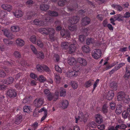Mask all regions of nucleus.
<instances>
[{"mask_svg": "<svg viewBox=\"0 0 130 130\" xmlns=\"http://www.w3.org/2000/svg\"><path fill=\"white\" fill-rule=\"evenodd\" d=\"M76 41L74 40L72 41L71 42H64L62 43L61 47L63 49H67L68 48L69 46V52L70 53H71L74 52L76 50V46L75 43Z\"/></svg>", "mask_w": 130, "mask_h": 130, "instance_id": "obj_1", "label": "nucleus"}, {"mask_svg": "<svg viewBox=\"0 0 130 130\" xmlns=\"http://www.w3.org/2000/svg\"><path fill=\"white\" fill-rule=\"evenodd\" d=\"M39 31L41 34L44 35H49L51 41L54 40V30L52 28H41L38 30Z\"/></svg>", "mask_w": 130, "mask_h": 130, "instance_id": "obj_2", "label": "nucleus"}, {"mask_svg": "<svg viewBox=\"0 0 130 130\" xmlns=\"http://www.w3.org/2000/svg\"><path fill=\"white\" fill-rule=\"evenodd\" d=\"M117 99L118 101H122L125 103H128L130 100L129 96L125 94L123 92H120L118 93Z\"/></svg>", "mask_w": 130, "mask_h": 130, "instance_id": "obj_3", "label": "nucleus"}, {"mask_svg": "<svg viewBox=\"0 0 130 130\" xmlns=\"http://www.w3.org/2000/svg\"><path fill=\"white\" fill-rule=\"evenodd\" d=\"M7 14V12L4 10L0 11V23L2 24L5 25H8L9 24V22H8L7 20L5 19Z\"/></svg>", "mask_w": 130, "mask_h": 130, "instance_id": "obj_4", "label": "nucleus"}, {"mask_svg": "<svg viewBox=\"0 0 130 130\" xmlns=\"http://www.w3.org/2000/svg\"><path fill=\"white\" fill-rule=\"evenodd\" d=\"M124 17L123 16L120 14H117L114 16L113 18H112L110 19V23L112 24L115 25V24L114 22L116 20L120 21L123 20Z\"/></svg>", "mask_w": 130, "mask_h": 130, "instance_id": "obj_5", "label": "nucleus"}, {"mask_svg": "<svg viewBox=\"0 0 130 130\" xmlns=\"http://www.w3.org/2000/svg\"><path fill=\"white\" fill-rule=\"evenodd\" d=\"M79 71L77 69L75 70H69L66 73V75L68 77H71L73 76H76L78 74Z\"/></svg>", "mask_w": 130, "mask_h": 130, "instance_id": "obj_6", "label": "nucleus"}, {"mask_svg": "<svg viewBox=\"0 0 130 130\" xmlns=\"http://www.w3.org/2000/svg\"><path fill=\"white\" fill-rule=\"evenodd\" d=\"M102 52L99 49H96L94 50V52L92 53V57L95 59H98L100 58L101 56Z\"/></svg>", "mask_w": 130, "mask_h": 130, "instance_id": "obj_7", "label": "nucleus"}, {"mask_svg": "<svg viewBox=\"0 0 130 130\" xmlns=\"http://www.w3.org/2000/svg\"><path fill=\"white\" fill-rule=\"evenodd\" d=\"M43 100L42 98L36 99L34 102L35 106L37 107H40L43 104Z\"/></svg>", "mask_w": 130, "mask_h": 130, "instance_id": "obj_8", "label": "nucleus"}, {"mask_svg": "<svg viewBox=\"0 0 130 130\" xmlns=\"http://www.w3.org/2000/svg\"><path fill=\"white\" fill-rule=\"evenodd\" d=\"M2 31H3L4 35L9 38L12 39L14 38V35L12 34L9 32V30L5 29Z\"/></svg>", "mask_w": 130, "mask_h": 130, "instance_id": "obj_9", "label": "nucleus"}, {"mask_svg": "<svg viewBox=\"0 0 130 130\" xmlns=\"http://www.w3.org/2000/svg\"><path fill=\"white\" fill-rule=\"evenodd\" d=\"M14 15L16 18H19L21 17L23 15V13L21 10H16L15 12H13Z\"/></svg>", "mask_w": 130, "mask_h": 130, "instance_id": "obj_10", "label": "nucleus"}, {"mask_svg": "<svg viewBox=\"0 0 130 130\" xmlns=\"http://www.w3.org/2000/svg\"><path fill=\"white\" fill-rule=\"evenodd\" d=\"M68 105L69 102L66 100H62L60 104V107L64 109L67 108L68 106Z\"/></svg>", "mask_w": 130, "mask_h": 130, "instance_id": "obj_11", "label": "nucleus"}, {"mask_svg": "<svg viewBox=\"0 0 130 130\" xmlns=\"http://www.w3.org/2000/svg\"><path fill=\"white\" fill-rule=\"evenodd\" d=\"M7 94V95L10 97H14L17 95L16 91L14 90H9Z\"/></svg>", "mask_w": 130, "mask_h": 130, "instance_id": "obj_12", "label": "nucleus"}, {"mask_svg": "<svg viewBox=\"0 0 130 130\" xmlns=\"http://www.w3.org/2000/svg\"><path fill=\"white\" fill-rule=\"evenodd\" d=\"M2 8L4 10L10 12L12 10V6L9 5L3 4L1 6Z\"/></svg>", "mask_w": 130, "mask_h": 130, "instance_id": "obj_13", "label": "nucleus"}, {"mask_svg": "<svg viewBox=\"0 0 130 130\" xmlns=\"http://www.w3.org/2000/svg\"><path fill=\"white\" fill-rule=\"evenodd\" d=\"M114 95L113 91H110L108 92L105 96L106 98L109 100L112 99Z\"/></svg>", "mask_w": 130, "mask_h": 130, "instance_id": "obj_14", "label": "nucleus"}, {"mask_svg": "<svg viewBox=\"0 0 130 130\" xmlns=\"http://www.w3.org/2000/svg\"><path fill=\"white\" fill-rule=\"evenodd\" d=\"M16 42L17 45L19 46L22 47L25 44L24 41L20 38H18L16 41Z\"/></svg>", "mask_w": 130, "mask_h": 130, "instance_id": "obj_15", "label": "nucleus"}, {"mask_svg": "<svg viewBox=\"0 0 130 130\" xmlns=\"http://www.w3.org/2000/svg\"><path fill=\"white\" fill-rule=\"evenodd\" d=\"M31 23L33 24L38 26H43L45 25L44 22L38 19L35 20Z\"/></svg>", "mask_w": 130, "mask_h": 130, "instance_id": "obj_16", "label": "nucleus"}, {"mask_svg": "<svg viewBox=\"0 0 130 130\" xmlns=\"http://www.w3.org/2000/svg\"><path fill=\"white\" fill-rule=\"evenodd\" d=\"M96 122L98 124L101 123L103 121L102 117L99 114L96 115L95 116Z\"/></svg>", "mask_w": 130, "mask_h": 130, "instance_id": "obj_17", "label": "nucleus"}, {"mask_svg": "<svg viewBox=\"0 0 130 130\" xmlns=\"http://www.w3.org/2000/svg\"><path fill=\"white\" fill-rule=\"evenodd\" d=\"M68 62L70 65H74L76 63V61L74 58L70 57L68 59Z\"/></svg>", "mask_w": 130, "mask_h": 130, "instance_id": "obj_18", "label": "nucleus"}, {"mask_svg": "<svg viewBox=\"0 0 130 130\" xmlns=\"http://www.w3.org/2000/svg\"><path fill=\"white\" fill-rule=\"evenodd\" d=\"M90 21V19L89 18L85 17L82 20V23L83 25H87L89 24Z\"/></svg>", "mask_w": 130, "mask_h": 130, "instance_id": "obj_19", "label": "nucleus"}, {"mask_svg": "<svg viewBox=\"0 0 130 130\" xmlns=\"http://www.w3.org/2000/svg\"><path fill=\"white\" fill-rule=\"evenodd\" d=\"M10 29L12 32H17L20 31V28L18 26L14 25L11 26Z\"/></svg>", "mask_w": 130, "mask_h": 130, "instance_id": "obj_20", "label": "nucleus"}, {"mask_svg": "<svg viewBox=\"0 0 130 130\" xmlns=\"http://www.w3.org/2000/svg\"><path fill=\"white\" fill-rule=\"evenodd\" d=\"M125 64L124 63H121L118 64V66L117 67H115L113 69H112L110 72V74H112L115 71L117 70L118 69L120 68V67H122Z\"/></svg>", "mask_w": 130, "mask_h": 130, "instance_id": "obj_21", "label": "nucleus"}, {"mask_svg": "<svg viewBox=\"0 0 130 130\" xmlns=\"http://www.w3.org/2000/svg\"><path fill=\"white\" fill-rule=\"evenodd\" d=\"M61 35L62 36H66L68 37L70 36V35L69 32L65 31L64 29H62L61 30Z\"/></svg>", "mask_w": 130, "mask_h": 130, "instance_id": "obj_22", "label": "nucleus"}, {"mask_svg": "<svg viewBox=\"0 0 130 130\" xmlns=\"http://www.w3.org/2000/svg\"><path fill=\"white\" fill-rule=\"evenodd\" d=\"M37 57L39 59H43L44 58V55L43 53L41 51L38 52L37 54H36Z\"/></svg>", "mask_w": 130, "mask_h": 130, "instance_id": "obj_23", "label": "nucleus"}, {"mask_svg": "<svg viewBox=\"0 0 130 130\" xmlns=\"http://www.w3.org/2000/svg\"><path fill=\"white\" fill-rule=\"evenodd\" d=\"M22 120V117L20 115L17 116L15 121V123L17 124L20 123Z\"/></svg>", "mask_w": 130, "mask_h": 130, "instance_id": "obj_24", "label": "nucleus"}, {"mask_svg": "<svg viewBox=\"0 0 130 130\" xmlns=\"http://www.w3.org/2000/svg\"><path fill=\"white\" fill-rule=\"evenodd\" d=\"M13 78L12 77H10L8 78L6 81H5L4 82V83L7 85L11 84L13 83Z\"/></svg>", "mask_w": 130, "mask_h": 130, "instance_id": "obj_25", "label": "nucleus"}, {"mask_svg": "<svg viewBox=\"0 0 130 130\" xmlns=\"http://www.w3.org/2000/svg\"><path fill=\"white\" fill-rule=\"evenodd\" d=\"M122 107L121 105H117L116 111V113L118 115L120 114L122 112Z\"/></svg>", "mask_w": 130, "mask_h": 130, "instance_id": "obj_26", "label": "nucleus"}, {"mask_svg": "<svg viewBox=\"0 0 130 130\" xmlns=\"http://www.w3.org/2000/svg\"><path fill=\"white\" fill-rule=\"evenodd\" d=\"M43 67H45L46 69H45L46 70H47V67L45 65L41 66L40 65H38L36 66L37 70L39 71H43L42 69L43 68Z\"/></svg>", "mask_w": 130, "mask_h": 130, "instance_id": "obj_27", "label": "nucleus"}, {"mask_svg": "<svg viewBox=\"0 0 130 130\" xmlns=\"http://www.w3.org/2000/svg\"><path fill=\"white\" fill-rule=\"evenodd\" d=\"M130 76V70L126 68V72L124 75V77L125 79H127Z\"/></svg>", "mask_w": 130, "mask_h": 130, "instance_id": "obj_28", "label": "nucleus"}, {"mask_svg": "<svg viewBox=\"0 0 130 130\" xmlns=\"http://www.w3.org/2000/svg\"><path fill=\"white\" fill-rule=\"evenodd\" d=\"M111 6L115 9L120 11L122 10V7L118 5L113 4L111 5Z\"/></svg>", "mask_w": 130, "mask_h": 130, "instance_id": "obj_29", "label": "nucleus"}, {"mask_svg": "<svg viewBox=\"0 0 130 130\" xmlns=\"http://www.w3.org/2000/svg\"><path fill=\"white\" fill-rule=\"evenodd\" d=\"M36 80H38L40 82H43L46 80V79L42 75H40L38 78H37V79Z\"/></svg>", "mask_w": 130, "mask_h": 130, "instance_id": "obj_30", "label": "nucleus"}, {"mask_svg": "<svg viewBox=\"0 0 130 130\" xmlns=\"http://www.w3.org/2000/svg\"><path fill=\"white\" fill-rule=\"evenodd\" d=\"M71 85L72 87L74 89H76L78 86V84L76 82L74 81L71 82Z\"/></svg>", "mask_w": 130, "mask_h": 130, "instance_id": "obj_31", "label": "nucleus"}, {"mask_svg": "<svg viewBox=\"0 0 130 130\" xmlns=\"http://www.w3.org/2000/svg\"><path fill=\"white\" fill-rule=\"evenodd\" d=\"M30 40L33 44L36 43V38L34 35L31 36L30 38Z\"/></svg>", "mask_w": 130, "mask_h": 130, "instance_id": "obj_32", "label": "nucleus"}, {"mask_svg": "<svg viewBox=\"0 0 130 130\" xmlns=\"http://www.w3.org/2000/svg\"><path fill=\"white\" fill-rule=\"evenodd\" d=\"M40 9L42 10H45L48 9V6L47 5L42 4L40 6Z\"/></svg>", "mask_w": 130, "mask_h": 130, "instance_id": "obj_33", "label": "nucleus"}, {"mask_svg": "<svg viewBox=\"0 0 130 130\" xmlns=\"http://www.w3.org/2000/svg\"><path fill=\"white\" fill-rule=\"evenodd\" d=\"M30 48L34 54L35 55L37 54L38 51L34 45H30Z\"/></svg>", "mask_w": 130, "mask_h": 130, "instance_id": "obj_34", "label": "nucleus"}, {"mask_svg": "<svg viewBox=\"0 0 130 130\" xmlns=\"http://www.w3.org/2000/svg\"><path fill=\"white\" fill-rule=\"evenodd\" d=\"M66 92L65 90L63 88H61L60 89V95L61 96H64L66 95Z\"/></svg>", "mask_w": 130, "mask_h": 130, "instance_id": "obj_35", "label": "nucleus"}, {"mask_svg": "<svg viewBox=\"0 0 130 130\" xmlns=\"http://www.w3.org/2000/svg\"><path fill=\"white\" fill-rule=\"evenodd\" d=\"M31 110V109L28 106H25L23 108L24 111L25 112L29 113Z\"/></svg>", "mask_w": 130, "mask_h": 130, "instance_id": "obj_36", "label": "nucleus"}, {"mask_svg": "<svg viewBox=\"0 0 130 130\" xmlns=\"http://www.w3.org/2000/svg\"><path fill=\"white\" fill-rule=\"evenodd\" d=\"M119 125H118L116 126L115 127L113 126H109L108 127V130H118L119 128Z\"/></svg>", "mask_w": 130, "mask_h": 130, "instance_id": "obj_37", "label": "nucleus"}, {"mask_svg": "<svg viewBox=\"0 0 130 130\" xmlns=\"http://www.w3.org/2000/svg\"><path fill=\"white\" fill-rule=\"evenodd\" d=\"M76 18L77 17H74L73 18V21H72V20H69L68 22H69L70 23L73 24L76 23L78 21V18L77 19H76Z\"/></svg>", "mask_w": 130, "mask_h": 130, "instance_id": "obj_38", "label": "nucleus"}, {"mask_svg": "<svg viewBox=\"0 0 130 130\" xmlns=\"http://www.w3.org/2000/svg\"><path fill=\"white\" fill-rule=\"evenodd\" d=\"M48 13L50 16H56L58 15V13L54 11H49Z\"/></svg>", "mask_w": 130, "mask_h": 130, "instance_id": "obj_39", "label": "nucleus"}, {"mask_svg": "<svg viewBox=\"0 0 130 130\" xmlns=\"http://www.w3.org/2000/svg\"><path fill=\"white\" fill-rule=\"evenodd\" d=\"M47 96V99L48 100L51 101L52 100H53L54 101V100L55 99V98L52 93H51L50 94L48 95Z\"/></svg>", "mask_w": 130, "mask_h": 130, "instance_id": "obj_40", "label": "nucleus"}, {"mask_svg": "<svg viewBox=\"0 0 130 130\" xmlns=\"http://www.w3.org/2000/svg\"><path fill=\"white\" fill-rule=\"evenodd\" d=\"M83 51L86 53H88L90 51V50L89 47L87 46H86L83 48Z\"/></svg>", "mask_w": 130, "mask_h": 130, "instance_id": "obj_41", "label": "nucleus"}, {"mask_svg": "<svg viewBox=\"0 0 130 130\" xmlns=\"http://www.w3.org/2000/svg\"><path fill=\"white\" fill-rule=\"evenodd\" d=\"M110 86L111 88H112L113 89H116L117 86L116 83L112 82L110 83Z\"/></svg>", "mask_w": 130, "mask_h": 130, "instance_id": "obj_42", "label": "nucleus"}, {"mask_svg": "<svg viewBox=\"0 0 130 130\" xmlns=\"http://www.w3.org/2000/svg\"><path fill=\"white\" fill-rule=\"evenodd\" d=\"M55 79L57 83H59L60 81V77L58 74H56L55 75Z\"/></svg>", "mask_w": 130, "mask_h": 130, "instance_id": "obj_43", "label": "nucleus"}, {"mask_svg": "<svg viewBox=\"0 0 130 130\" xmlns=\"http://www.w3.org/2000/svg\"><path fill=\"white\" fill-rule=\"evenodd\" d=\"M4 41L5 43L7 45H10L13 44V43L12 42L10 41L9 40L6 39H4Z\"/></svg>", "mask_w": 130, "mask_h": 130, "instance_id": "obj_44", "label": "nucleus"}, {"mask_svg": "<svg viewBox=\"0 0 130 130\" xmlns=\"http://www.w3.org/2000/svg\"><path fill=\"white\" fill-rule=\"evenodd\" d=\"M55 68L56 71L58 72L61 73L62 72L61 69L58 65H55Z\"/></svg>", "mask_w": 130, "mask_h": 130, "instance_id": "obj_45", "label": "nucleus"}, {"mask_svg": "<svg viewBox=\"0 0 130 130\" xmlns=\"http://www.w3.org/2000/svg\"><path fill=\"white\" fill-rule=\"evenodd\" d=\"M108 106L106 104H104L102 108V111L104 113H106L107 112V107Z\"/></svg>", "mask_w": 130, "mask_h": 130, "instance_id": "obj_46", "label": "nucleus"}, {"mask_svg": "<svg viewBox=\"0 0 130 130\" xmlns=\"http://www.w3.org/2000/svg\"><path fill=\"white\" fill-rule=\"evenodd\" d=\"M14 55L16 57H20L21 56V55L19 52L18 51H15L14 53Z\"/></svg>", "mask_w": 130, "mask_h": 130, "instance_id": "obj_47", "label": "nucleus"}, {"mask_svg": "<svg viewBox=\"0 0 130 130\" xmlns=\"http://www.w3.org/2000/svg\"><path fill=\"white\" fill-rule=\"evenodd\" d=\"M89 125L92 127L95 128L96 127L97 125L93 121L90 122Z\"/></svg>", "mask_w": 130, "mask_h": 130, "instance_id": "obj_48", "label": "nucleus"}, {"mask_svg": "<svg viewBox=\"0 0 130 130\" xmlns=\"http://www.w3.org/2000/svg\"><path fill=\"white\" fill-rule=\"evenodd\" d=\"M6 75V74L4 71L0 68V77H4Z\"/></svg>", "mask_w": 130, "mask_h": 130, "instance_id": "obj_49", "label": "nucleus"}, {"mask_svg": "<svg viewBox=\"0 0 130 130\" xmlns=\"http://www.w3.org/2000/svg\"><path fill=\"white\" fill-rule=\"evenodd\" d=\"M47 115V111H45L44 112V115L41 119V121H43L46 118Z\"/></svg>", "mask_w": 130, "mask_h": 130, "instance_id": "obj_50", "label": "nucleus"}, {"mask_svg": "<svg viewBox=\"0 0 130 130\" xmlns=\"http://www.w3.org/2000/svg\"><path fill=\"white\" fill-rule=\"evenodd\" d=\"M115 103L113 102H112L110 103V106L111 108L112 109H114L115 107Z\"/></svg>", "mask_w": 130, "mask_h": 130, "instance_id": "obj_51", "label": "nucleus"}, {"mask_svg": "<svg viewBox=\"0 0 130 130\" xmlns=\"http://www.w3.org/2000/svg\"><path fill=\"white\" fill-rule=\"evenodd\" d=\"M128 113L127 111H124L122 113V116L124 118H127L128 115Z\"/></svg>", "mask_w": 130, "mask_h": 130, "instance_id": "obj_52", "label": "nucleus"}, {"mask_svg": "<svg viewBox=\"0 0 130 130\" xmlns=\"http://www.w3.org/2000/svg\"><path fill=\"white\" fill-rule=\"evenodd\" d=\"M93 40L91 38H88L87 39L86 44L88 45L90 43H92Z\"/></svg>", "mask_w": 130, "mask_h": 130, "instance_id": "obj_53", "label": "nucleus"}, {"mask_svg": "<svg viewBox=\"0 0 130 130\" xmlns=\"http://www.w3.org/2000/svg\"><path fill=\"white\" fill-rule=\"evenodd\" d=\"M37 45L40 47H42L43 46V43L40 40H38L37 41Z\"/></svg>", "mask_w": 130, "mask_h": 130, "instance_id": "obj_54", "label": "nucleus"}, {"mask_svg": "<svg viewBox=\"0 0 130 130\" xmlns=\"http://www.w3.org/2000/svg\"><path fill=\"white\" fill-rule=\"evenodd\" d=\"M75 122L77 123L78 122L80 121V116L77 115L75 117Z\"/></svg>", "mask_w": 130, "mask_h": 130, "instance_id": "obj_55", "label": "nucleus"}, {"mask_svg": "<svg viewBox=\"0 0 130 130\" xmlns=\"http://www.w3.org/2000/svg\"><path fill=\"white\" fill-rule=\"evenodd\" d=\"M62 0V1H60L58 2V5L61 6H62L64 5L65 4L66 0Z\"/></svg>", "mask_w": 130, "mask_h": 130, "instance_id": "obj_56", "label": "nucleus"}, {"mask_svg": "<svg viewBox=\"0 0 130 130\" xmlns=\"http://www.w3.org/2000/svg\"><path fill=\"white\" fill-rule=\"evenodd\" d=\"M59 94V93L58 92L56 91L55 92V95L54 96L55 98V99L54 100V101H55L58 99Z\"/></svg>", "mask_w": 130, "mask_h": 130, "instance_id": "obj_57", "label": "nucleus"}, {"mask_svg": "<svg viewBox=\"0 0 130 130\" xmlns=\"http://www.w3.org/2000/svg\"><path fill=\"white\" fill-rule=\"evenodd\" d=\"M100 80L99 79H98L96 80L95 82V83L93 85V89L94 90L96 87H97V85L98 84Z\"/></svg>", "mask_w": 130, "mask_h": 130, "instance_id": "obj_58", "label": "nucleus"}, {"mask_svg": "<svg viewBox=\"0 0 130 130\" xmlns=\"http://www.w3.org/2000/svg\"><path fill=\"white\" fill-rule=\"evenodd\" d=\"M30 76L31 77L35 79L36 80L37 79V76L35 74L32 73H30Z\"/></svg>", "mask_w": 130, "mask_h": 130, "instance_id": "obj_59", "label": "nucleus"}, {"mask_svg": "<svg viewBox=\"0 0 130 130\" xmlns=\"http://www.w3.org/2000/svg\"><path fill=\"white\" fill-rule=\"evenodd\" d=\"M91 85V82L90 81H87L85 84V87H89Z\"/></svg>", "mask_w": 130, "mask_h": 130, "instance_id": "obj_60", "label": "nucleus"}, {"mask_svg": "<svg viewBox=\"0 0 130 130\" xmlns=\"http://www.w3.org/2000/svg\"><path fill=\"white\" fill-rule=\"evenodd\" d=\"M38 123L37 122H34L32 125V127H33L34 129V130H35L36 128L38 126Z\"/></svg>", "mask_w": 130, "mask_h": 130, "instance_id": "obj_61", "label": "nucleus"}, {"mask_svg": "<svg viewBox=\"0 0 130 130\" xmlns=\"http://www.w3.org/2000/svg\"><path fill=\"white\" fill-rule=\"evenodd\" d=\"M105 126L104 124L98 125V128L101 130L104 129L105 128Z\"/></svg>", "mask_w": 130, "mask_h": 130, "instance_id": "obj_62", "label": "nucleus"}, {"mask_svg": "<svg viewBox=\"0 0 130 130\" xmlns=\"http://www.w3.org/2000/svg\"><path fill=\"white\" fill-rule=\"evenodd\" d=\"M0 49L2 51H4L6 50L7 48L5 47V46L3 45H1L0 46Z\"/></svg>", "mask_w": 130, "mask_h": 130, "instance_id": "obj_63", "label": "nucleus"}, {"mask_svg": "<svg viewBox=\"0 0 130 130\" xmlns=\"http://www.w3.org/2000/svg\"><path fill=\"white\" fill-rule=\"evenodd\" d=\"M123 16L124 18H129L130 17V13L128 12H127L124 14Z\"/></svg>", "mask_w": 130, "mask_h": 130, "instance_id": "obj_64", "label": "nucleus"}]
</instances>
